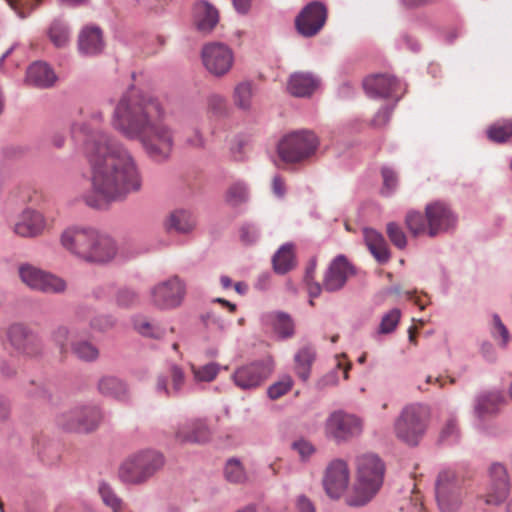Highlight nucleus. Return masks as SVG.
Returning <instances> with one entry per match:
<instances>
[{
    "label": "nucleus",
    "mask_w": 512,
    "mask_h": 512,
    "mask_svg": "<svg viewBox=\"0 0 512 512\" xmlns=\"http://www.w3.org/2000/svg\"><path fill=\"white\" fill-rule=\"evenodd\" d=\"M86 135L84 152L91 168L92 189L83 194L84 202L101 209L107 204L126 199L142 188V177L132 153L108 134L74 125Z\"/></svg>",
    "instance_id": "nucleus-1"
},
{
    "label": "nucleus",
    "mask_w": 512,
    "mask_h": 512,
    "mask_svg": "<svg viewBox=\"0 0 512 512\" xmlns=\"http://www.w3.org/2000/svg\"><path fill=\"white\" fill-rule=\"evenodd\" d=\"M160 103L134 89L119 100L112 116L115 130L129 140H138L146 154L157 162L166 161L173 150L174 134L163 122Z\"/></svg>",
    "instance_id": "nucleus-2"
},
{
    "label": "nucleus",
    "mask_w": 512,
    "mask_h": 512,
    "mask_svg": "<svg viewBox=\"0 0 512 512\" xmlns=\"http://www.w3.org/2000/svg\"><path fill=\"white\" fill-rule=\"evenodd\" d=\"M385 467L374 454H364L357 459V480L346 498L350 506H363L380 490L383 484Z\"/></svg>",
    "instance_id": "nucleus-3"
},
{
    "label": "nucleus",
    "mask_w": 512,
    "mask_h": 512,
    "mask_svg": "<svg viewBox=\"0 0 512 512\" xmlns=\"http://www.w3.org/2000/svg\"><path fill=\"white\" fill-rule=\"evenodd\" d=\"M429 420V412L422 405L406 406L394 423L397 439L409 446H416L423 437Z\"/></svg>",
    "instance_id": "nucleus-4"
},
{
    "label": "nucleus",
    "mask_w": 512,
    "mask_h": 512,
    "mask_svg": "<svg viewBox=\"0 0 512 512\" xmlns=\"http://www.w3.org/2000/svg\"><path fill=\"white\" fill-rule=\"evenodd\" d=\"M163 457L152 450L141 451L127 458L119 468V477L126 483L146 481L163 466Z\"/></svg>",
    "instance_id": "nucleus-5"
},
{
    "label": "nucleus",
    "mask_w": 512,
    "mask_h": 512,
    "mask_svg": "<svg viewBox=\"0 0 512 512\" xmlns=\"http://www.w3.org/2000/svg\"><path fill=\"white\" fill-rule=\"evenodd\" d=\"M319 145L317 136L309 130H299L285 135L279 142L277 152L286 163H298L310 158Z\"/></svg>",
    "instance_id": "nucleus-6"
},
{
    "label": "nucleus",
    "mask_w": 512,
    "mask_h": 512,
    "mask_svg": "<svg viewBox=\"0 0 512 512\" xmlns=\"http://www.w3.org/2000/svg\"><path fill=\"white\" fill-rule=\"evenodd\" d=\"M363 431L361 418L342 410L332 412L326 419L324 432L328 439L336 443L348 442Z\"/></svg>",
    "instance_id": "nucleus-7"
},
{
    "label": "nucleus",
    "mask_w": 512,
    "mask_h": 512,
    "mask_svg": "<svg viewBox=\"0 0 512 512\" xmlns=\"http://www.w3.org/2000/svg\"><path fill=\"white\" fill-rule=\"evenodd\" d=\"M436 499L442 512H456L462 503L459 480L452 471L439 474L436 483Z\"/></svg>",
    "instance_id": "nucleus-8"
},
{
    "label": "nucleus",
    "mask_w": 512,
    "mask_h": 512,
    "mask_svg": "<svg viewBox=\"0 0 512 512\" xmlns=\"http://www.w3.org/2000/svg\"><path fill=\"white\" fill-rule=\"evenodd\" d=\"M19 275L21 280L31 289L44 293H61L66 289V283L63 279L31 265L21 266Z\"/></svg>",
    "instance_id": "nucleus-9"
},
{
    "label": "nucleus",
    "mask_w": 512,
    "mask_h": 512,
    "mask_svg": "<svg viewBox=\"0 0 512 512\" xmlns=\"http://www.w3.org/2000/svg\"><path fill=\"white\" fill-rule=\"evenodd\" d=\"M201 55L205 68L215 76L227 74L234 63L232 50L222 43H209L205 45Z\"/></svg>",
    "instance_id": "nucleus-10"
},
{
    "label": "nucleus",
    "mask_w": 512,
    "mask_h": 512,
    "mask_svg": "<svg viewBox=\"0 0 512 512\" xmlns=\"http://www.w3.org/2000/svg\"><path fill=\"white\" fill-rule=\"evenodd\" d=\"M51 227L52 221L41 212L27 208L18 215L13 225V231L20 237L36 238L43 235Z\"/></svg>",
    "instance_id": "nucleus-11"
},
{
    "label": "nucleus",
    "mask_w": 512,
    "mask_h": 512,
    "mask_svg": "<svg viewBox=\"0 0 512 512\" xmlns=\"http://www.w3.org/2000/svg\"><path fill=\"white\" fill-rule=\"evenodd\" d=\"M327 19V9L320 2L307 4L295 19L299 34L305 37L316 35L324 26Z\"/></svg>",
    "instance_id": "nucleus-12"
},
{
    "label": "nucleus",
    "mask_w": 512,
    "mask_h": 512,
    "mask_svg": "<svg viewBox=\"0 0 512 512\" xmlns=\"http://www.w3.org/2000/svg\"><path fill=\"white\" fill-rule=\"evenodd\" d=\"M271 373V362L257 361L237 368L232 379L237 387L247 390L260 386Z\"/></svg>",
    "instance_id": "nucleus-13"
},
{
    "label": "nucleus",
    "mask_w": 512,
    "mask_h": 512,
    "mask_svg": "<svg viewBox=\"0 0 512 512\" xmlns=\"http://www.w3.org/2000/svg\"><path fill=\"white\" fill-rule=\"evenodd\" d=\"M509 479L506 468L499 464H492L489 470V482L484 494V501L487 505H500L508 497Z\"/></svg>",
    "instance_id": "nucleus-14"
},
{
    "label": "nucleus",
    "mask_w": 512,
    "mask_h": 512,
    "mask_svg": "<svg viewBox=\"0 0 512 512\" xmlns=\"http://www.w3.org/2000/svg\"><path fill=\"white\" fill-rule=\"evenodd\" d=\"M101 418L97 407H80L63 415L62 425L70 431L89 432L98 426Z\"/></svg>",
    "instance_id": "nucleus-15"
},
{
    "label": "nucleus",
    "mask_w": 512,
    "mask_h": 512,
    "mask_svg": "<svg viewBox=\"0 0 512 512\" xmlns=\"http://www.w3.org/2000/svg\"><path fill=\"white\" fill-rule=\"evenodd\" d=\"M93 231L92 227H68L61 233L60 243L65 250L82 260L88 251Z\"/></svg>",
    "instance_id": "nucleus-16"
},
{
    "label": "nucleus",
    "mask_w": 512,
    "mask_h": 512,
    "mask_svg": "<svg viewBox=\"0 0 512 512\" xmlns=\"http://www.w3.org/2000/svg\"><path fill=\"white\" fill-rule=\"evenodd\" d=\"M349 482V470L342 460L332 461L326 469L323 485L327 495L339 498L346 490Z\"/></svg>",
    "instance_id": "nucleus-17"
},
{
    "label": "nucleus",
    "mask_w": 512,
    "mask_h": 512,
    "mask_svg": "<svg viewBox=\"0 0 512 512\" xmlns=\"http://www.w3.org/2000/svg\"><path fill=\"white\" fill-rule=\"evenodd\" d=\"M428 223V235L436 236L454 226L455 217L449 207L442 202L428 204L425 208Z\"/></svg>",
    "instance_id": "nucleus-18"
},
{
    "label": "nucleus",
    "mask_w": 512,
    "mask_h": 512,
    "mask_svg": "<svg viewBox=\"0 0 512 512\" xmlns=\"http://www.w3.org/2000/svg\"><path fill=\"white\" fill-rule=\"evenodd\" d=\"M184 296V286L177 278H171L166 282L157 285L152 290L153 302L161 308H172L178 306Z\"/></svg>",
    "instance_id": "nucleus-19"
},
{
    "label": "nucleus",
    "mask_w": 512,
    "mask_h": 512,
    "mask_svg": "<svg viewBox=\"0 0 512 512\" xmlns=\"http://www.w3.org/2000/svg\"><path fill=\"white\" fill-rule=\"evenodd\" d=\"M354 273L353 267L347 261V259L340 255L337 256L330 264L325 278L323 281V287L330 292L341 289L349 276Z\"/></svg>",
    "instance_id": "nucleus-20"
},
{
    "label": "nucleus",
    "mask_w": 512,
    "mask_h": 512,
    "mask_svg": "<svg viewBox=\"0 0 512 512\" xmlns=\"http://www.w3.org/2000/svg\"><path fill=\"white\" fill-rule=\"evenodd\" d=\"M11 344L26 355H37L41 350L39 339L22 324H13L8 330Z\"/></svg>",
    "instance_id": "nucleus-21"
},
{
    "label": "nucleus",
    "mask_w": 512,
    "mask_h": 512,
    "mask_svg": "<svg viewBox=\"0 0 512 512\" xmlns=\"http://www.w3.org/2000/svg\"><path fill=\"white\" fill-rule=\"evenodd\" d=\"M398 85V81L388 75L370 76L363 82V87L370 97H390L394 94Z\"/></svg>",
    "instance_id": "nucleus-22"
},
{
    "label": "nucleus",
    "mask_w": 512,
    "mask_h": 512,
    "mask_svg": "<svg viewBox=\"0 0 512 512\" xmlns=\"http://www.w3.org/2000/svg\"><path fill=\"white\" fill-rule=\"evenodd\" d=\"M210 432L203 420H193L181 425L175 438L180 443H203L209 439Z\"/></svg>",
    "instance_id": "nucleus-23"
},
{
    "label": "nucleus",
    "mask_w": 512,
    "mask_h": 512,
    "mask_svg": "<svg viewBox=\"0 0 512 512\" xmlns=\"http://www.w3.org/2000/svg\"><path fill=\"white\" fill-rule=\"evenodd\" d=\"M319 86V80L310 73L296 72L289 78L287 89L296 97L310 96Z\"/></svg>",
    "instance_id": "nucleus-24"
},
{
    "label": "nucleus",
    "mask_w": 512,
    "mask_h": 512,
    "mask_svg": "<svg viewBox=\"0 0 512 512\" xmlns=\"http://www.w3.org/2000/svg\"><path fill=\"white\" fill-rule=\"evenodd\" d=\"M56 81L54 71L44 62H34L26 72V83L38 88H48Z\"/></svg>",
    "instance_id": "nucleus-25"
},
{
    "label": "nucleus",
    "mask_w": 512,
    "mask_h": 512,
    "mask_svg": "<svg viewBox=\"0 0 512 512\" xmlns=\"http://www.w3.org/2000/svg\"><path fill=\"white\" fill-rule=\"evenodd\" d=\"M218 20V11L208 2L201 1L194 6V23L200 32H211L217 25Z\"/></svg>",
    "instance_id": "nucleus-26"
},
{
    "label": "nucleus",
    "mask_w": 512,
    "mask_h": 512,
    "mask_svg": "<svg viewBox=\"0 0 512 512\" xmlns=\"http://www.w3.org/2000/svg\"><path fill=\"white\" fill-rule=\"evenodd\" d=\"M79 51L86 55H95L102 51L104 42L98 27L86 26L78 37Z\"/></svg>",
    "instance_id": "nucleus-27"
},
{
    "label": "nucleus",
    "mask_w": 512,
    "mask_h": 512,
    "mask_svg": "<svg viewBox=\"0 0 512 512\" xmlns=\"http://www.w3.org/2000/svg\"><path fill=\"white\" fill-rule=\"evenodd\" d=\"M264 324L271 328L281 338H289L294 334L292 318L284 312H269L263 316Z\"/></svg>",
    "instance_id": "nucleus-28"
},
{
    "label": "nucleus",
    "mask_w": 512,
    "mask_h": 512,
    "mask_svg": "<svg viewBox=\"0 0 512 512\" xmlns=\"http://www.w3.org/2000/svg\"><path fill=\"white\" fill-rule=\"evenodd\" d=\"M168 377L170 378V385H168L166 377L159 376L157 379L156 389L158 392H163L166 396L175 395L184 386V371L178 365H172L168 370Z\"/></svg>",
    "instance_id": "nucleus-29"
},
{
    "label": "nucleus",
    "mask_w": 512,
    "mask_h": 512,
    "mask_svg": "<svg viewBox=\"0 0 512 512\" xmlns=\"http://www.w3.org/2000/svg\"><path fill=\"white\" fill-rule=\"evenodd\" d=\"M363 233L366 245L376 260L380 263L387 262L390 258V253L382 234L370 228L364 229Z\"/></svg>",
    "instance_id": "nucleus-30"
},
{
    "label": "nucleus",
    "mask_w": 512,
    "mask_h": 512,
    "mask_svg": "<svg viewBox=\"0 0 512 512\" xmlns=\"http://www.w3.org/2000/svg\"><path fill=\"white\" fill-rule=\"evenodd\" d=\"M165 225L168 230H174L178 233H189L195 228L196 220L190 211L179 209L169 215Z\"/></svg>",
    "instance_id": "nucleus-31"
},
{
    "label": "nucleus",
    "mask_w": 512,
    "mask_h": 512,
    "mask_svg": "<svg viewBox=\"0 0 512 512\" xmlns=\"http://www.w3.org/2000/svg\"><path fill=\"white\" fill-rule=\"evenodd\" d=\"M504 402L505 399L499 392L485 393L478 398L475 412L479 417L496 414Z\"/></svg>",
    "instance_id": "nucleus-32"
},
{
    "label": "nucleus",
    "mask_w": 512,
    "mask_h": 512,
    "mask_svg": "<svg viewBox=\"0 0 512 512\" xmlns=\"http://www.w3.org/2000/svg\"><path fill=\"white\" fill-rule=\"evenodd\" d=\"M98 390L101 394L118 400L125 399L128 393L126 384L114 376L102 377L98 383Z\"/></svg>",
    "instance_id": "nucleus-33"
},
{
    "label": "nucleus",
    "mask_w": 512,
    "mask_h": 512,
    "mask_svg": "<svg viewBox=\"0 0 512 512\" xmlns=\"http://www.w3.org/2000/svg\"><path fill=\"white\" fill-rule=\"evenodd\" d=\"M118 252L116 242L109 235L102 233L98 245L96 246L93 262L96 264H105L112 261Z\"/></svg>",
    "instance_id": "nucleus-34"
},
{
    "label": "nucleus",
    "mask_w": 512,
    "mask_h": 512,
    "mask_svg": "<svg viewBox=\"0 0 512 512\" xmlns=\"http://www.w3.org/2000/svg\"><path fill=\"white\" fill-rule=\"evenodd\" d=\"M71 351L75 357L85 362L95 361L99 357L97 346L85 339H76L74 337L71 340Z\"/></svg>",
    "instance_id": "nucleus-35"
},
{
    "label": "nucleus",
    "mask_w": 512,
    "mask_h": 512,
    "mask_svg": "<svg viewBox=\"0 0 512 512\" xmlns=\"http://www.w3.org/2000/svg\"><path fill=\"white\" fill-rule=\"evenodd\" d=\"M295 266L294 248L291 244L283 245L273 257V267L277 273L284 274Z\"/></svg>",
    "instance_id": "nucleus-36"
},
{
    "label": "nucleus",
    "mask_w": 512,
    "mask_h": 512,
    "mask_svg": "<svg viewBox=\"0 0 512 512\" xmlns=\"http://www.w3.org/2000/svg\"><path fill=\"white\" fill-rule=\"evenodd\" d=\"M314 359L315 352L310 347L300 349L295 355V372L301 380L307 381L309 379Z\"/></svg>",
    "instance_id": "nucleus-37"
},
{
    "label": "nucleus",
    "mask_w": 512,
    "mask_h": 512,
    "mask_svg": "<svg viewBox=\"0 0 512 512\" xmlns=\"http://www.w3.org/2000/svg\"><path fill=\"white\" fill-rule=\"evenodd\" d=\"M487 138L494 143H505L512 137V120L497 122L488 127Z\"/></svg>",
    "instance_id": "nucleus-38"
},
{
    "label": "nucleus",
    "mask_w": 512,
    "mask_h": 512,
    "mask_svg": "<svg viewBox=\"0 0 512 512\" xmlns=\"http://www.w3.org/2000/svg\"><path fill=\"white\" fill-rule=\"evenodd\" d=\"M253 97V87L250 82H240L236 85L233 92L234 104L242 109L248 110L251 107Z\"/></svg>",
    "instance_id": "nucleus-39"
},
{
    "label": "nucleus",
    "mask_w": 512,
    "mask_h": 512,
    "mask_svg": "<svg viewBox=\"0 0 512 512\" xmlns=\"http://www.w3.org/2000/svg\"><path fill=\"white\" fill-rule=\"evenodd\" d=\"M134 329L144 337L153 339L161 338L165 330L159 324L149 321L146 318H136L133 322Z\"/></svg>",
    "instance_id": "nucleus-40"
},
{
    "label": "nucleus",
    "mask_w": 512,
    "mask_h": 512,
    "mask_svg": "<svg viewBox=\"0 0 512 512\" xmlns=\"http://www.w3.org/2000/svg\"><path fill=\"white\" fill-rule=\"evenodd\" d=\"M405 224L410 233L414 236L428 234V223L426 217L416 211H409L405 217Z\"/></svg>",
    "instance_id": "nucleus-41"
},
{
    "label": "nucleus",
    "mask_w": 512,
    "mask_h": 512,
    "mask_svg": "<svg viewBox=\"0 0 512 512\" xmlns=\"http://www.w3.org/2000/svg\"><path fill=\"white\" fill-rule=\"evenodd\" d=\"M48 36L56 47H64L69 42V31L66 25L60 21H55L51 24Z\"/></svg>",
    "instance_id": "nucleus-42"
},
{
    "label": "nucleus",
    "mask_w": 512,
    "mask_h": 512,
    "mask_svg": "<svg viewBox=\"0 0 512 512\" xmlns=\"http://www.w3.org/2000/svg\"><path fill=\"white\" fill-rule=\"evenodd\" d=\"M248 198L247 188L242 183L232 184L225 195L226 202L232 206L244 203Z\"/></svg>",
    "instance_id": "nucleus-43"
},
{
    "label": "nucleus",
    "mask_w": 512,
    "mask_h": 512,
    "mask_svg": "<svg viewBox=\"0 0 512 512\" xmlns=\"http://www.w3.org/2000/svg\"><path fill=\"white\" fill-rule=\"evenodd\" d=\"M191 369L196 381L211 382L219 373V365L216 363H209L201 367L192 365Z\"/></svg>",
    "instance_id": "nucleus-44"
},
{
    "label": "nucleus",
    "mask_w": 512,
    "mask_h": 512,
    "mask_svg": "<svg viewBox=\"0 0 512 512\" xmlns=\"http://www.w3.org/2000/svg\"><path fill=\"white\" fill-rule=\"evenodd\" d=\"M225 477L228 481L233 483H241L245 480V471L238 460L231 459L225 466Z\"/></svg>",
    "instance_id": "nucleus-45"
},
{
    "label": "nucleus",
    "mask_w": 512,
    "mask_h": 512,
    "mask_svg": "<svg viewBox=\"0 0 512 512\" xmlns=\"http://www.w3.org/2000/svg\"><path fill=\"white\" fill-rule=\"evenodd\" d=\"M293 386V380L290 376H284L279 380L278 382H275L268 388V396L272 400L279 399L283 395H285L287 392L291 390Z\"/></svg>",
    "instance_id": "nucleus-46"
},
{
    "label": "nucleus",
    "mask_w": 512,
    "mask_h": 512,
    "mask_svg": "<svg viewBox=\"0 0 512 512\" xmlns=\"http://www.w3.org/2000/svg\"><path fill=\"white\" fill-rule=\"evenodd\" d=\"M115 302L121 308H129L139 302L137 293L129 288H121L115 295Z\"/></svg>",
    "instance_id": "nucleus-47"
},
{
    "label": "nucleus",
    "mask_w": 512,
    "mask_h": 512,
    "mask_svg": "<svg viewBox=\"0 0 512 512\" xmlns=\"http://www.w3.org/2000/svg\"><path fill=\"white\" fill-rule=\"evenodd\" d=\"M401 312L399 309L394 308L382 317L379 332L382 334H388L394 331L399 323Z\"/></svg>",
    "instance_id": "nucleus-48"
},
{
    "label": "nucleus",
    "mask_w": 512,
    "mask_h": 512,
    "mask_svg": "<svg viewBox=\"0 0 512 512\" xmlns=\"http://www.w3.org/2000/svg\"><path fill=\"white\" fill-rule=\"evenodd\" d=\"M387 235L390 241L399 249H403L407 244L406 235L404 234L401 227L394 223L390 222L387 224L386 229Z\"/></svg>",
    "instance_id": "nucleus-49"
},
{
    "label": "nucleus",
    "mask_w": 512,
    "mask_h": 512,
    "mask_svg": "<svg viewBox=\"0 0 512 512\" xmlns=\"http://www.w3.org/2000/svg\"><path fill=\"white\" fill-rule=\"evenodd\" d=\"M99 493L102 497L103 502L107 506L111 507L114 512H120L122 508V501L114 494V492L108 485L102 484L99 487Z\"/></svg>",
    "instance_id": "nucleus-50"
},
{
    "label": "nucleus",
    "mask_w": 512,
    "mask_h": 512,
    "mask_svg": "<svg viewBox=\"0 0 512 512\" xmlns=\"http://www.w3.org/2000/svg\"><path fill=\"white\" fill-rule=\"evenodd\" d=\"M71 334L72 332L67 327L64 326L58 327L53 332V341L59 347V351L62 355H65L68 352L67 343L70 340Z\"/></svg>",
    "instance_id": "nucleus-51"
},
{
    "label": "nucleus",
    "mask_w": 512,
    "mask_h": 512,
    "mask_svg": "<svg viewBox=\"0 0 512 512\" xmlns=\"http://www.w3.org/2000/svg\"><path fill=\"white\" fill-rule=\"evenodd\" d=\"M12 9L18 12L21 17H25L41 0H6Z\"/></svg>",
    "instance_id": "nucleus-52"
},
{
    "label": "nucleus",
    "mask_w": 512,
    "mask_h": 512,
    "mask_svg": "<svg viewBox=\"0 0 512 512\" xmlns=\"http://www.w3.org/2000/svg\"><path fill=\"white\" fill-rule=\"evenodd\" d=\"M207 107L214 114H222L226 110V99L220 94H211L207 97Z\"/></svg>",
    "instance_id": "nucleus-53"
},
{
    "label": "nucleus",
    "mask_w": 512,
    "mask_h": 512,
    "mask_svg": "<svg viewBox=\"0 0 512 512\" xmlns=\"http://www.w3.org/2000/svg\"><path fill=\"white\" fill-rule=\"evenodd\" d=\"M491 333L495 339H497L498 336L501 337V344L503 346H505L508 343L509 332L498 315L493 316V326L491 329Z\"/></svg>",
    "instance_id": "nucleus-54"
},
{
    "label": "nucleus",
    "mask_w": 512,
    "mask_h": 512,
    "mask_svg": "<svg viewBox=\"0 0 512 512\" xmlns=\"http://www.w3.org/2000/svg\"><path fill=\"white\" fill-rule=\"evenodd\" d=\"M383 177V192L390 194L393 192L398 183V177L396 173L390 168H383L382 171Z\"/></svg>",
    "instance_id": "nucleus-55"
},
{
    "label": "nucleus",
    "mask_w": 512,
    "mask_h": 512,
    "mask_svg": "<svg viewBox=\"0 0 512 512\" xmlns=\"http://www.w3.org/2000/svg\"><path fill=\"white\" fill-rule=\"evenodd\" d=\"M292 447L298 452L302 459L310 457L315 451L314 446L309 441L303 439L295 441Z\"/></svg>",
    "instance_id": "nucleus-56"
},
{
    "label": "nucleus",
    "mask_w": 512,
    "mask_h": 512,
    "mask_svg": "<svg viewBox=\"0 0 512 512\" xmlns=\"http://www.w3.org/2000/svg\"><path fill=\"white\" fill-rule=\"evenodd\" d=\"M101 235H102V233L94 228L91 240H90V242L88 244V247H87L88 251L86 252V255H84L83 258H82L83 261H86V262H89V263L93 262V257H94V254H95L96 246L99 243Z\"/></svg>",
    "instance_id": "nucleus-57"
},
{
    "label": "nucleus",
    "mask_w": 512,
    "mask_h": 512,
    "mask_svg": "<svg viewBox=\"0 0 512 512\" xmlns=\"http://www.w3.org/2000/svg\"><path fill=\"white\" fill-rule=\"evenodd\" d=\"M457 424L454 419H450L447 421L445 426L442 428L440 432V439L442 441L449 440V439H456L457 438Z\"/></svg>",
    "instance_id": "nucleus-58"
},
{
    "label": "nucleus",
    "mask_w": 512,
    "mask_h": 512,
    "mask_svg": "<svg viewBox=\"0 0 512 512\" xmlns=\"http://www.w3.org/2000/svg\"><path fill=\"white\" fill-rule=\"evenodd\" d=\"M392 110L389 107H384L378 111L372 120V125L375 127L384 126L388 123Z\"/></svg>",
    "instance_id": "nucleus-59"
},
{
    "label": "nucleus",
    "mask_w": 512,
    "mask_h": 512,
    "mask_svg": "<svg viewBox=\"0 0 512 512\" xmlns=\"http://www.w3.org/2000/svg\"><path fill=\"white\" fill-rule=\"evenodd\" d=\"M401 512H425L423 504L418 495L406 502L405 506L401 507Z\"/></svg>",
    "instance_id": "nucleus-60"
},
{
    "label": "nucleus",
    "mask_w": 512,
    "mask_h": 512,
    "mask_svg": "<svg viewBox=\"0 0 512 512\" xmlns=\"http://www.w3.org/2000/svg\"><path fill=\"white\" fill-rule=\"evenodd\" d=\"M272 191L274 195L279 198L284 197L286 193V184L284 178L279 175H276L272 179Z\"/></svg>",
    "instance_id": "nucleus-61"
},
{
    "label": "nucleus",
    "mask_w": 512,
    "mask_h": 512,
    "mask_svg": "<svg viewBox=\"0 0 512 512\" xmlns=\"http://www.w3.org/2000/svg\"><path fill=\"white\" fill-rule=\"evenodd\" d=\"M113 325H114V320L111 317H106V316H101V317L95 318L91 322V326L94 329H97V330H100V331L109 329Z\"/></svg>",
    "instance_id": "nucleus-62"
},
{
    "label": "nucleus",
    "mask_w": 512,
    "mask_h": 512,
    "mask_svg": "<svg viewBox=\"0 0 512 512\" xmlns=\"http://www.w3.org/2000/svg\"><path fill=\"white\" fill-rule=\"evenodd\" d=\"M257 238L256 230L251 226H244L241 229V239L246 243H252Z\"/></svg>",
    "instance_id": "nucleus-63"
},
{
    "label": "nucleus",
    "mask_w": 512,
    "mask_h": 512,
    "mask_svg": "<svg viewBox=\"0 0 512 512\" xmlns=\"http://www.w3.org/2000/svg\"><path fill=\"white\" fill-rule=\"evenodd\" d=\"M298 512H314V507L311 502L304 496H300L297 500Z\"/></svg>",
    "instance_id": "nucleus-64"
}]
</instances>
